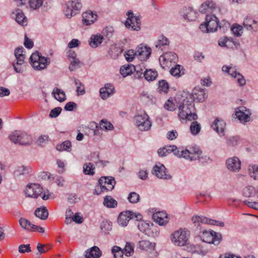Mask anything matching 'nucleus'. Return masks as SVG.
<instances>
[{"label": "nucleus", "mask_w": 258, "mask_h": 258, "mask_svg": "<svg viewBox=\"0 0 258 258\" xmlns=\"http://www.w3.org/2000/svg\"><path fill=\"white\" fill-rule=\"evenodd\" d=\"M181 97L184 98L182 101L178 103V108L179 112L178 117L180 119H185L186 120L192 121L196 120L198 118V115L196 113H192V109L194 107V99L192 96L190 94H186L184 92Z\"/></svg>", "instance_id": "f257e3e1"}, {"label": "nucleus", "mask_w": 258, "mask_h": 258, "mask_svg": "<svg viewBox=\"0 0 258 258\" xmlns=\"http://www.w3.org/2000/svg\"><path fill=\"white\" fill-rule=\"evenodd\" d=\"M196 230L199 231L198 234L203 242L215 245H218L220 243L222 240V235L220 233L213 230L207 231L203 229L202 226L201 230L198 229L196 227Z\"/></svg>", "instance_id": "f03ea898"}, {"label": "nucleus", "mask_w": 258, "mask_h": 258, "mask_svg": "<svg viewBox=\"0 0 258 258\" xmlns=\"http://www.w3.org/2000/svg\"><path fill=\"white\" fill-rule=\"evenodd\" d=\"M29 61L33 68L37 71L43 70L50 63V58L42 56L38 51L32 54Z\"/></svg>", "instance_id": "7ed1b4c3"}, {"label": "nucleus", "mask_w": 258, "mask_h": 258, "mask_svg": "<svg viewBox=\"0 0 258 258\" xmlns=\"http://www.w3.org/2000/svg\"><path fill=\"white\" fill-rule=\"evenodd\" d=\"M143 216L140 213H134L130 211H126L121 212L117 219L119 225L122 226H126L131 220L139 221L142 220Z\"/></svg>", "instance_id": "20e7f679"}, {"label": "nucleus", "mask_w": 258, "mask_h": 258, "mask_svg": "<svg viewBox=\"0 0 258 258\" xmlns=\"http://www.w3.org/2000/svg\"><path fill=\"white\" fill-rule=\"evenodd\" d=\"M136 221L138 229L145 235L150 237H155L159 234L158 227L154 226L153 224H150L142 220Z\"/></svg>", "instance_id": "39448f33"}, {"label": "nucleus", "mask_w": 258, "mask_h": 258, "mask_svg": "<svg viewBox=\"0 0 258 258\" xmlns=\"http://www.w3.org/2000/svg\"><path fill=\"white\" fill-rule=\"evenodd\" d=\"M191 220L198 229H202V225L203 224H207L209 225H216L220 227H224V223L222 221L213 220L206 217L201 216L195 215L192 218Z\"/></svg>", "instance_id": "423d86ee"}, {"label": "nucleus", "mask_w": 258, "mask_h": 258, "mask_svg": "<svg viewBox=\"0 0 258 258\" xmlns=\"http://www.w3.org/2000/svg\"><path fill=\"white\" fill-rule=\"evenodd\" d=\"M82 7L79 0L68 2L64 7V13L68 18H71L80 12Z\"/></svg>", "instance_id": "0eeeda50"}, {"label": "nucleus", "mask_w": 258, "mask_h": 258, "mask_svg": "<svg viewBox=\"0 0 258 258\" xmlns=\"http://www.w3.org/2000/svg\"><path fill=\"white\" fill-rule=\"evenodd\" d=\"M9 138L12 142L21 145H29L32 142L31 137L24 132L16 131L9 136Z\"/></svg>", "instance_id": "6e6552de"}, {"label": "nucleus", "mask_w": 258, "mask_h": 258, "mask_svg": "<svg viewBox=\"0 0 258 258\" xmlns=\"http://www.w3.org/2000/svg\"><path fill=\"white\" fill-rule=\"evenodd\" d=\"M135 120L138 128L142 131H148L150 129L152 123L149 117L145 112H141L135 116Z\"/></svg>", "instance_id": "1a4fd4ad"}, {"label": "nucleus", "mask_w": 258, "mask_h": 258, "mask_svg": "<svg viewBox=\"0 0 258 258\" xmlns=\"http://www.w3.org/2000/svg\"><path fill=\"white\" fill-rule=\"evenodd\" d=\"M189 232L185 229H180L172 235V242L176 245L183 246L187 244L189 237Z\"/></svg>", "instance_id": "9d476101"}, {"label": "nucleus", "mask_w": 258, "mask_h": 258, "mask_svg": "<svg viewBox=\"0 0 258 258\" xmlns=\"http://www.w3.org/2000/svg\"><path fill=\"white\" fill-rule=\"evenodd\" d=\"M127 20L125 26L131 30L139 31L141 29V21L140 16H135L132 11L127 12Z\"/></svg>", "instance_id": "9b49d317"}, {"label": "nucleus", "mask_w": 258, "mask_h": 258, "mask_svg": "<svg viewBox=\"0 0 258 258\" xmlns=\"http://www.w3.org/2000/svg\"><path fill=\"white\" fill-rule=\"evenodd\" d=\"M184 158L190 161L196 160H201L203 159L202 155V151L197 146H193L190 147L189 149H185L184 150Z\"/></svg>", "instance_id": "f8f14e48"}, {"label": "nucleus", "mask_w": 258, "mask_h": 258, "mask_svg": "<svg viewBox=\"0 0 258 258\" xmlns=\"http://www.w3.org/2000/svg\"><path fill=\"white\" fill-rule=\"evenodd\" d=\"M43 189L39 184H28L25 190L27 197L37 198L42 193Z\"/></svg>", "instance_id": "ddd939ff"}, {"label": "nucleus", "mask_w": 258, "mask_h": 258, "mask_svg": "<svg viewBox=\"0 0 258 258\" xmlns=\"http://www.w3.org/2000/svg\"><path fill=\"white\" fill-rule=\"evenodd\" d=\"M235 115L241 122H247L250 120L251 113L244 106H240L235 109Z\"/></svg>", "instance_id": "4468645a"}, {"label": "nucleus", "mask_w": 258, "mask_h": 258, "mask_svg": "<svg viewBox=\"0 0 258 258\" xmlns=\"http://www.w3.org/2000/svg\"><path fill=\"white\" fill-rule=\"evenodd\" d=\"M177 55L173 52H167L161 55L159 58L160 64L163 68L168 67L169 62H175L177 60Z\"/></svg>", "instance_id": "2eb2a0df"}, {"label": "nucleus", "mask_w": 258, "mask_h": 258, "mask_svg": "<svg viewBox=\"0 0 258 258\" xmlns=\"http://www.w3.org/2000/svg\"><path fill=\"white\" fill-rule=\"evenodd\" d=\"M166 168L162 165H155L152 169V173L159 178L168 179L171 178L169 174L166 173Z\"/></svg>", "instance_id": "dca6fc26"}, {"label": "nucleus", "mask_w": 258, "mask_h": 258, "mask_svg": "<svg viewBox=\"0 0 258 258\" xmlns=\"http://www.w3.org/2000/svg\"><path fill=\"white\" fill-rule=\"evenodd\" d=\"M137 58L141 61L146 60L149 58L151 53V49L142 45L137 47Z\"/></svg>", "instance_id": "f3484780"}, {"label": "nucleus", "mask_w": 258, "mask_h": 258, "mask_svg": "<svg viewBox=\"0 0 258 258\" xmlns=\"http://www.w3.org/2000/svg\"><path fill=\"white\" fill-rule=\"evenodd\" d=\"M227 168L233 172H237L241 168V161L237 157L228 158L226 161Z\"/></svg>", "instance_id": "a211bd4d"}, {"label": "nucleus", "mask_w": 258, "mask_h": 258, "mask_svg": "<svg viewBox=\"0 0 258 258\" xmlns=\"http://www.w3.org/2000/svg\"><path fill=\"white\" fill-rule=\"evenodd\" d=\"M206 21L210 32H213L217 30L219 26V22L217 17L214 15H207Z\"/></svg>", "instance_id": "6ab92c4d"}, {"label": "nucleus", "mask_w": 258, "mask_h": 258, "mask_svg": "<svg viewBox=\"0 0 258 258\" xmlns=\"http://www.w3.org/2000/svg\"><path fill=\"white\" fill-rule=\"evenodd\" d=\"M83 23L86 25H91L97 20V15L92 11H88L84 13L82 15Z\"/></svg>", "instance_id": "aec40b11"}, {"label": "nucleus", "mask_w": 258, "mask_h": 258, "mask_svg": "<svg viewBox=\"0 0 258 258\" xmlns=\"http://www.w3.org/2000/svg\"><path fill=\"white\" fill-rule=\"evenodd\" d=\"M243 26L247 30L257 31L258 30V22L251 17L247 16L244 20Z\"/></svg>", "instance_id": "412c9836"}, {"label": "nucleus", "mask_w": 258, "mask_h": 258, "mask_svg": "<svg viewBox=\"0 0 258 258\" xmlns=\"http://www.w3.org/2000/svg\"><path fill=\"white\" fill-rule=\"evenodd\" d=\"M97 183H104L108 187V190H112L114 187L115 180L114 178L111 176H102L98 180Z\"/></svg>", "instance_id": "4be33fe9"}, {"label": "nucleus", "mask_w": 258, "mask_h": 258, "mask_svg": "<svg viewBox=\"0 0 258 258\" xmlns=\"http://www.w3.org/2000/svg\"><path fill=\"white\" fill-rule=\"evenodd\" d=\"M192 96L194 101L196 99L199 102H203L207 97V94L205 91L199 88H195L192 91V94H189Z\"/></svg>", "instance_id": "5701e85b"}, {"label": "nucleus", "mask_w": 258, "mask_h": 258, "mask_svg": "<svg viewBox=\"0 0 258 258\" xmlns=\"http://www.w3.org/2000/svg\"><path fill=\"white\" fill-rule=\"evenodd\" d=\"M101 251L100 249L96 246H94L85 251V258H99L101 255Z\"/></svg>", "instance_id": "b1692460"}, {"label": "nucleus", "mask_w": 258, "mask_h": 258, "mask_svg": "<svg viewBox=\"0 0 258 258\" xmlns=\"http://www.w3.org/2000/svg\"><path fill=\"white\" fill-rule=\"evenodd\" d=\"M138 247L146 251H152L154 250L155 247V243H152L147 240H141L138 242Z\"/></svg>", "instance_id": "393cba45"}, {"label": "nucleus", "mask_w": 258, "mask_h": 258, "mask_svg": "<svg viewBox=\"0 0 258 258\" xmlns=\"http://www.w3.org/2000/svg\"><path fill=\"white\" fill-rule=\"evenodd\" d=\"M211 126L219 134H223L226 126V123L223 120L217 118L212 123Z\"/></svg>", "instance_id": "a878e982"}, {"label": "nucleus", "mask_w": 258, "mask_h": 258, "mask_svg": "<svg viewBox=\"0 0 258 258\" xmlns=\"http://www.w3.org/2000/svg\"><path fill=\"white\" fill-rule=\"evenodd\" d=\"M34 215L40 219L44 220L48 218V212L46 207L43 206L37 208L35 211Z\"/></svg>", "instance_id": "bb28decb"}, {"label": "nucleus", "mask_w": 258, "mask_h": 258, "mask_svg": "<svg viewBox=\"0 0 258 258\" xmlns=\"http://www.w3.org/2000/svg\"><path fill=\"white\" fill-rule=\"evenodd\" d=\"M31 171V168L30 167L22 165L17 168L14 172V175L15 177H19L21 175L27 174Z\"/></svg>", "instance_id": "cd10ccee"}, {"label": "nucleus", "mask_w": 258, "mask_h": 258, "mask_svg": "<svg viewBox=\"0 0 258 258\" xmlns=\"http://www.w3.org/2000/svg\"><path fill=\"white\" fill-rule=\"evenodd\" d=\"M16 22L20 25L25 26L27 24V19L24 15L23 12L19 9L16 11Z\"/></svg>", "instance_id": "c85d7f7f"}, {"label": "nucleus", "mask_w": 258, "mask_h": 258, "mask_svg": "<svg viewBox=\"0 0 258 258\" xmlns=\"http://www.w3.org/2000/svg\"><path fill=\"white\" fill-rule=\"evenodd\" d=\"M52 94H53L54 98L59 102H62L66 99L64 92L58 88H54Z\"/></svg>", "instance_id": "c756f323"}, {"label": "nucleus", "mask_w": 258, "mask_h": 258, "mask_svg": "<svg viewBox=\"0 0 258 258\" xmlns=\"http://www.w3.org/2000/svg\"><path fill=\"white\" fill-rule=\"evenodd\" d=\"M103 38L100 34L92 35L90 38L89 44L92 47L96 48L102 43Z\"/></svg>", "instance_id": "7c9ffc66"}, {"label": "nucleus", "mask_w": 258, "mask_h": 258, "mask_svg": "<svg viewBox=\"0 0 258 258\" xmlns=\"http://www.w3.org/2000/svg\"><path fill=\"white\" fill-rule=\"evenodd\" d=\"M103 205L109 208H114L117 207V202L112 197L106 196L104 198Z\"/></svg>", "instance_id": "2f4dec72"}, {"label": "nucleus", "mask_w": 258, "mask_h": 258, "mask_svg": "<svg viewBox=\"0 0 258 258\" xmlns=\"http://www.w3.org/2000/svg\"><path fill=\"white\" fill-rule=\"evenodd\" d=\"M158 76V73L152 69L146 70L144 72V77L148 81H152L155 80Z\"/></svg>", "instance_id": "473e14b6"}, {"label": "nucleus", "mask_w": 258, "mask_h": 258, "mask_svg": "<svg viewBox=\"0 0 258 258\" xmlns=\"http://www.w3.org/2000/svg\"><path fill=\"white\" fill-rule=\"evenodd\" d=\"M134 70H136L135 66L132 64L124 65L120 68V73L123 77H125L131 75Z\"/></svg>", "instance_id": "72a5a7b5"}, {"label": "nucleus", "mask_w": 258, "mask_h": 258, "mask_svg": "<svg viewBox=\"0 0 258 258\" xmlns=\"http://www.w3.org/2000/svg\"><path fill=\"white\" fill-rule=\"evenodd\" d=\"M169 44V40L164 35H161L158 37V40L155 44V47L162 50L161 48L162 46L168 45Z\"/></svg>", "instance_id": "f704fd0d"}, {"label": "nucleus", "mask_w": 258, "mask_h": 258, "mask_svg": "<svg viewBox=\"0 0 258 258\" xmlns=\"http://www.w3.org/2000/svg\"><path fill=\"white\" fill-rule=\"evenodd\" d=\"M71 148L72 143L69 140L66 141L59 145H57L56 147V150L59 151H66L68 152L71 151Z\"/></svg>", "instance_id": "c9c22d12"}, {"label": "nucleus", "mask_w": 258, "mask_h": 258, "mask_svg": "<svg viewBox=\"0 0 258 258\" xmlns=\"http://www.w3.org/2000/svg\"><path fill=\"white\" fill-rule=\"evenodd\" d=\"M183 68L182 66L177 64L174 68H172L170 70V72L172 76L178 78L183 75Z\"/></svg>", "instance_id": "e433bc0d"}, {"label": "nucleus", "mask_w": 258, "mask_h": 258, "mask_svg": "<svg viewBox=\"0 0 258 258\" xmlns=\"http://www.w3.org/2000/svg\"><path fill=\"white\" fill-rule=\"evenodd\" d=\"M256 194V191L254 187L252 186H248L245 187L243 190V195L246 198H252Z\"/></svg>", "instance_id": "4c0bfd02"}, {"label": "nucleus", "mask_w": 258, "mask_h": 258, "mask_svg": "<svg viewBox=\"0 0 258 258\" xmlns=\"http://www.w3.org/2000/svg\"><path fill=\"white\" fill-rule=\"evenodd\" d=\"M23 50L24 48L22 46L16 48L15 50L16 60H18V61L20 62L24 61L25 55L23 53Z\"/></svg>", "instance_id": "58836bf2"}, {"label": "nucleus", "mask_w": 258, "mask_h": 258, "mask_svg": "<svg viewBox=\"0 0 258 258\" xmlns=\"http://www.w3.org/2000/svg\"><path fill=\"white\" fill-rule=\"evenodd\" d=\"M94 169L93 164L92 163H86L83 166V172L85 174L93 175L94 174Z\"/></svg>", "instance_id": "ea45409f"}, {"label": "nucleus", "mask_w": 258, "mask_h": 258, "mask_svg": "<svg viewBox=\"0 0 258 258\" xmlns=\"http://www.w3.org/2000/svg\"><path fill=\"white\" fill-rule=\"evenodd\" d=\"M114 31V29L112 27H106L102 31V36H103V38L106 37L109 40L113 36Z\"/></svg>", "instance_id": "a19ab883"}, {"label": "nucleus", "mask_w": 258, "mask_h": 258, "mask_svg": "<svg viewBox=\"0 0 258 258\" xmlns=\"http://www.w3.org/2000/svg\"><path fill=\"white\" fill-rule=\"evenodd\" d=\"M100 229L102 232L108 234L112 229L111 222L107 221H103L100 225Z\"/></svg>", "instance_id": "79ce46f5"}, {"label": "nucleus", "mask_w": 258, "mask_h": 258, "mask_svg": "<svg viewBox=\"0 0 258 258\" xmlns=\"http://www.w3.org/2000/svg\"><path fill=\"white\" fill-rule=\"evenodd\" d=\"M159 92L160 93H167L169 90V85L166 81L164 80L159 81Z\"/></svg>", "instance_id": "37998d69"}, {"label": "nucleus", "mask_w": 258, "mask_h": 258, "mask_svg": "<svg viewBox=\"0 0 258 258\" xmlns=\"http://www.w3.org/2000/svg\"><path fill=\"white\" fill-rule=\"evenodd\" d=\"M190 130L192 135H198L201 131V125L200 123L194 120L190 124Z\"/></svg>", "instance_id": "c03bdc74"}, {"label": "nucleus", "mask_w": 258, "mask_h": 258, "mask_svg": "<svg viewBox=\"0 0 258 258\" xmlns=\"http://www.w3.org/2000/svg\"><path fill=\"white\" fill-rule=\"evenodd\" d=\"M19 222L22 228L29 231V228L32 225L30 221L24 218H21Z\"/></svg>", "instance_id": "a18cd8bd"}, {"label": "nucleus", "mask_w": 258, "mask_h": 258, "mask_svg": "<svg viewBox=\"0 0 258 258\" xmlns=\"http://www.w3.org/2000/svg\"><path fill=\"white\" fill-rule=\"evenodd\" d=\"M75 85L77 86V90L78 95H83L85 93L84 85L78 79L74 78Z\"/></svg>", "instance_id": "49530a36"}, {"label": "nucleus", "mask_w": 258, "mask_h": 258, "mask_svg": "<svg viewBox=\"0 0 258 258\" xmlns=\"http://www.w3.org/2000/svg\"><path fill=\"white\" fill-rule=\"evenodd\" d=\"M124 56L128 62L132 61L135 56L137 57V51L130 49L125 52Z\"/></svg>", "instance_id": "de8ad7c7"}, {"label": "nucleus", "mask_w": 258, "mask_h": 258, "mask_svg": "<svg viewBox=\"0 0 258 258\" xmlns=\"http://www.w3.org/2000/svg\"><path fill=\"white\" fill-rule=\"evenodd\" d=\"M100 127L102 130H112L113 128V126L111 123L108 121L106 119H102L100 122Z\"/></svg>", "instance_id": "09e8293b"}, {"label": "nucleus", "mask_w": 258, "mask_h": 258, "mask_svg": "<svg viewBox=\"0 0 258 258\" xmlns=\"http://www.w3.org/2000/svg\"><path fill=\"white\" fill-rule=\"evenodd\" d=\"M207 7L209 9L210 11L212 10L215 8V4L213 1H208L203 4L199 9V11L201 13H204L205 11L203 10V8Z\"/></svg>", "instance_id": "8fccbe9b"}, {"label": "nucleus", "mask_w": 258, "mask_h": 258, "mask_svg": "<svg viewBox=\"0 0 258 258\" xmlns=\"http://www.w3.org/2000/svg\"><path fill=\"white\" fill-rule=\"evenodd\" d=\"M111 251L114 258L122 257L123 251L119 247L117 246H114L112 248Z\"/></svg>", "instance_id": "3c124183"}, {"label": "nucleus", "mask_w": 258, "mask_h": 258, "mask_svg": "<svg viewBox=\"0 0 258 258\" xmlns=\"http://www.w3.org/2000/svg\"><path fill=\"white\" fill-rule=\"evenodd\" d=\"M250 176L254 180H258V166L253 165L249 168Z\"/></svg>", "instance_id": "603ef678"}, {"label": "nucleus", "mask_w": 258, "mask_h": 258, "mask_svg": "<svg viewBox=\"0 0 258 258\" xmlns=\"http://www.w3.org/2000/svg\"><path fill=\"white\" fill-rule=\"evenodd\" d=\"M24 61L20 62L18 60H15L13 63V66L14 70L18 73H22L23 71Z\"/></svg>", "instance_id": "864d4df0"}, {"label": "nucleus", "mask_w": 258, "mask_h": 258, "mask_svg": "<svg viewBox=\"0 0 258 258\" xmlns=\"http://www.w3.org/2000/svg\"><path fill=\"white\" fill-rule=\"evenodd\" d=\"M233 43L232 39L229 38L227 37L221 38L219 40V45L221 46L228 47Z\"/></svg>", "instance_id": "5fc2aeb1"}, {"label": "nucleus", "mask_w": 258, "mask_h": 258, "mask_svg": "<svg viewBox=\"0 0 258 258\" xmlns=\"http://www.w3.org/2000/svg\"><path fill=\"white\" fill-rule=\"evenodd\" d=\"M51 247L50 245L42 244L39 243L37 245V249L40 254H42L48 251Z\"/></svg>", "instance_id": "6e6d98bb"}, {"label": "nucleus", "mask_w": 258, "mask_h": 258, "mask_svg": "<svg viewBox=\"0 0 258 258\" xmlns=\"http://www.w3.org/2000/svg\"><path fill=\"white\" fill-rule=\"evenodd\" d=\"M129 202L133 204L137 203L140 200V196L135 192H131L127 198Z\"/></svg>", "instance_id": "4d7b16f0"}, {"label": "nucleus", "mask_w": 258, "mask_h": 258, "mask_svg": "<svg viewBox=\"0 0 258 258\" xmlns=\"http://www.w3.org/2000/svg\"><path fill=\"white\" fill-rule=\"evenodd\" d=\"M70 61L71 63L69 69L70 71H74L77 69L80 68L81 62L78 58L74 60L70 59Z\"/></svg>", "instance_id": "13d9d810"}, {"label": "nucleus", "mask_w": 258, "mask_h": 258, "mask_svg": "<svg viewBox=\"0 0 258 258\" xmlns=\"http://www.w3.org/2000/svg\"><path fill=\"white\" fill-rule=\"evenodd\" d=\"M134 253V246L131 243H126L124 248L123 253L127 256L132 255Z\"/></svg>", "instance_id": "bf43d9fd"}, {"label": "nucleus", "mask_w": 258, "mask_h": 258, "mask_svg": "<svg viewBox=\"0 0 258 258\" xmlns=\"http://www.w3.org/2000/svg\"><path fill=\"white\" fill-rule=\"evenodd\" d=\"M106 89H107L102 88L100 90V96L103 100L107 99L110 95L113 94V91L111 90L107 91Z\"/></svg>", "instance_id": "052dcab7"}, {"label": "nucleus", "mask_w": 258, "mask_h": 258, "mask_svg": "<svg viewBox=\"0 0 258 258\" xmlns=\"http://www.w3.org/2000/svg\"><path fill=\"white\" fill-rule=\"evenodd\" d=\"M18 251L22 253L30 252L31 251L30 245L29 244L20 245L18 247Z\"/></svg>", "instance_id": "680f3d73"}, {"label": "nucleus", "mask_w": 258, "mask_h": 258, "mask_svg": "<svg viewBox=\"0 0 258 258\" xmlns=\"http://www.w3.org/2000/svg\"><path fill=\"white\" fill-rule=\"evenodd\" d=\"M42 0H31L29 5L31 8L37 9L42 6Z\"/></svg>", "instance_id": "e2e57ef3"}, {"label": "nucleus", "mask_w": 258, "mask_h": 258, "mask_svg": "<svg viewBox=\"0 0 258 258\" xmlns=\"http://www.w3.org/2000/svg\"><path fill=\"white\" fill-rule=\"evenodd\" d=\"M61 111H62V109L61 107H55V108L52 109L50 111L49 116L51 118L56 117L57 116H58L59 115V114L61 113Z\"/></svg>", "instance_id": "0e129e2a"}, {"label": "nucleus", "mask_w": 258, "mask_h": 258, "mask_svg": "<svg viewBox=\"0 0 258 258\" xmlns=\"http://www.w3.org/2000/svg\"><path fill=\"white\" fill-rule=\"evenodd\" d=\"M184 18L189 21H194L196 18V13L191 10H189L186 14H184Z\"/></svg>", "instance_id": "69168bd1"}, {"label": "nucleus", "mask_w": 258, "mask_h": 258, "mask_svg": "<svg viewBox=\"0 0 258 258\" xmlns=\"http://www.w3.org/2000/svg\"><path fill=\"white\" fill-rule=\"evenodd\" d=\"M242 30V27L238 25H234L231 28V31L233 33L237 36L241 35Z\"/></svg>", "instance_id": "338daca9"}, {"label": "nucleus", "mask_w": 258, "mask_h": 258, "mask_svg": "<svg viewBox=\"0 0 258 258\" xmlns=\"http://www.w3.org/2000/svg\"><path fill=\"white\" fill-rule=\"evenodd\" d=\"M24 45L28 49L32 48L34 45L33 41L29 39L26 34L25 35Z\"/></svg>", "instance_id": "774afa93"}]
</instances>
